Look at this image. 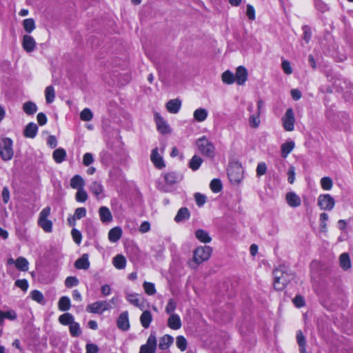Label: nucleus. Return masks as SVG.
<instances>
[{
    "label": "nucleus",
    "mask_w": 353,
    "mask_h": 353,
    "mask_svg": "<svg viewBox=\"0 0 353 353\" xmlns=\"http://www.w3.org/2000/svg\"><path fill=\"white\" fill-rule=\"evenodd\" d=\"M274 274V288L275 290H283L287 284L293 279V275L288 272L284 266H280L275 269Z\"/></svg>",
    "instance_id": "obj_1"
},
{
    "label": "nucleus",
    "mask_w": 353,
    "mask_h": 353,
    "mask_svg": "<svg viewBox=\"0 0 353 353\" xmlns=\"http://www.w3.org/2000/svg\"><path fill=\"white\" fill-rule=\"evenodd\" d=\"M212 252V248L208 245L199 246L193 252L192 262L190 263V266L194 268L197 265L208 261Z\"/></svg>",
    "instance_id": "obj_2"
},
{
    "label": "nucleus",
    "mask_w": 353,
    "mask_h": 353,
    "mask_svg": "<svg viewBox=\"0 0 353 353\" xmlns=\"http://www.w3.org/2000/svg\"><path fill=\"white\" fill-rule=\"evenodd\" d=\"M14 155L12 141L8 137L1 138L0 140V157L3 161H10Z\"/></svg>",
    "instance_id": "obj_3"
},
{
    "label": "nucleus",
    "mask_w": 353,
    "mask_h": 353,
    "mask_svg": "<svg viewBox=\"0 0 353 353\" xmlns=\"http://www.w3.org/2000/svg\"><path fill=\"white\" fill-rule=\"evenodd\" d=\"M196 146L199 152L205 156L213 158L214 156V145L205 137H202L199 138L196 142Z\"/></svg>",
    "instance_id": "obj_4"
},
{
    "label": "nucleus",
    "mask_w": 353,
    "mask_h": 353,
    "mask_svg": "<svg viewBox=\"0 0 353 353\" xmlns=\"http://www.w3.org/2000/svg\"><path fill=\"white\" fill-rule=\"evenodd\" d=\"M51 209L49 206L44 208L39 213L38 225L46 232H51L52 230V222L48 219Z\"/></svg>",
    "instance_id": "obj_5"
},
{
    "label": "nucleus",
    "mask_w": 353,
    "mask_h": 353,
    "mask_svg": "<svg viewBox=\"0 0 353 353\" xmlns=\"http://www.w3.org/2000/svg\"><path fill=\"white\" fill-rule=\"evenodd\" d=\"M317 204L322 210H332L335 205L334 199L329 194H320Z\"/></svg>",
    "instance_id": "obj_6"
},
{
    "label": "nucleus",
    "mask_w": 353,
    "mask_h": 353,
    "mask_svg": "<svg viewBox=\"0 0 353 353\" xmlns=\"http://www.w3.org/2000/svg\"><path fill=\"white\" fill-rule=\"evenodd\" d=\"M157 346V336L154 332L150 333L146 343L140 347L139 353H155Z\"/></svg>",
    "instance_id": "obj_7"
},
{
    "label": "nucleus",
    "mask_w": 353,
    "mask_h": 353,
    "mask_svg": "<svg viewBox=\"0 0 353 353\" xmlns=\"http://www.w3.org/2000/svg\"><path fill=\"white\" fill-rule=\"evenodd\" d=\"M295 118L293 110L288 108L282 117L283 127L285 130L291 132L294 129Z\"/></svg>",
    "instance_id": "obj_8"
},
{
    "label": "nucleus",
    "mask_w": 353,
    "mask_h": 353,
    "mask_svg": "<svg viewBox=\"0 0 353 353\" xmlns=\"http://www.w3.org/2000/svg\"><path fill=\"white\" fill-rule=\"evenodd\" d=\"M110 308V303L106 301H96L86 307L87 312L94 314H102Z\"/></svg>",
    "instance_id": "obj_9"
},
{
    "label": "nucleus",
    "mask_w": 353,
    "mask_h": 353,
    "mask_svg": "<svg viewBox=\"0 0 353 353\" xmlns=\"http://www.w3.org/2000/svg\"><path fill=\"white\" fill-rule=\"evenodd\" d=\"M150 160L154 165L158 169H162L165 166L163 159L159 153L158 148H155L152 150Z\"/></svg>",
    "instance_id": "obj_10"
},
{
    "label": "nucleus",
    "mask_w": 353,
    "mask_h": 353,
    "mask_svg": "<svg viewBox=\"0 0 353 353\" xmlns=\"http://www.w3.org/2000/svg\"><path fill=\"white\" fill-rule=\"evenodd\" d=\"M154 120L157 124V130L161 134H168L170 132V128L168 124L157 112L154 114Z\"/></svg>",
    "instance_id": "obj_11"
},
{
    "label": "nucleus",
    "mask_w": 353,
    "mask_h": 353,
    "mask_svg": "<svg viewBox=\"0 0 353 353\" xmlns=\"http://www.w3.org/2000/svg\"><path fill=\"white\" fill-rule=\"evenodd\" d=\"M248 70L243 66H239L234 74L236 82L238 85H243L248 79Z\"/></svg>",
    "instance_id": "obj_12"
},
{
    "label": "nucleus",
    "mask_w": 353,
    "mask_h": 353,
    "mask_svg": "<svg viewBox=\"0 0 353 353\" xmlns=\"http://www.w3.org/2000/svg\"><path fill=\"white\" fill-rule=\"evenodd\" d=\"M22 46L27 52H32L36 47V41L32 36L26 34L23 37Z\"/></svg>",
    "instance_id": "obj_13"
},
{
    "label": "nucleus",
    "mask_w": 353,
    "mask_h": 353,
    "mask_svg": "<svg viewBox=\"0 0 353 353\" xmlns=\"http://www.w3.org/2000/svg\"><path fill=\"white\" fill-rule=\"evenodd\" d=\"M117 327L123 330L127 331L130 328V322L128 318V312L127 311L123 312L120 314L117 319Z\"/></svg>",
    "instance_id": "obj_14"
},
{
    "label": "nucleus",
    "mask_w": 353,
    "mask_h": 353,
    "mask_svg": "<svg viewBox=\"0 0 353 353\" xmlns=\"http://www.w3.org/2000/svg\"><path fill=\"white\" fill-rule=\"evenodd\" d=\"M285 199L287 203L292 208H297L301 205V199L299 195L294 192H289L286 194Z\"/></svg>",
    "instance_id": "obj_15"
},
{
    "label": "nucleus",
    "mask_w": 353,
    "mask_h": 353,
    "mask_svg": "<svg viewBox=\"0 0 353 353\" xmlns=\"http://www.w3.org/2000/svg\"><path fill=\"white\" fill-rule=\"evenodd\" d=\"M90 190L97 198L101 199L104 197V188L101 182L97 181L92 182L90 185Z\"/></svg>",
    "instance_id": "obj_16"
},
{
    "label": "nucleus",
    "mask_w": 353,
    "mask_h": 353,
    "mask_svg": "<svg viewBox=\"0 0 353 353\" xmlns=\"http://www.w3.org/2000/svg\"><path fill=\"white\" fill-rule=\"evenodd\" d=\"M99 215L102 223H110L112 221V215L108 208L101 206L99 209Z\"/></svg>",
    "instance_id": "obj_17"
},
{
    "label": "nucleus",
    "mask_w": 353,
    "mask_h": 353,
    "mask_svg": "<svg viewBox=\"0 0 353 353\" xmlns=\"http://www.w3.org/2000/svg\"><path fill=\"white\" fill-rule=\"evenodd\" d=\"M181 107V101L178 99H171L166 103L167 110L172 114L179 112Z\"/></svg>",
    "instance_id": "obj_18"
},
{
    "label": "nucleus",
    "mask_w": 353,
    "mask_h": 353,
    "mask_svg": "<svg viewBox=\"0 0 353 353\" xmlns=\"http://www.w3.org/2000/svg\"><path fill=\"white\" fill-rule=\"evenodd\" d=\"M181 321L177 314H170L168 319V326L174 330H177L181 327Z\"/></svg>",
    "instance_id": "obj_19"
},
{
    "label": "nucleus",
    "mask_w": 353,
    "mask_h": 353,
    "mask_svg": "<svg viewBox=\"0 0 353 353\" xmlns=\"http://www.w3.org/2000/svg\"><path fill=\"white\" fill-rule=\"evenodd\" d=\"M74 266L79 270H88L90 268L88 254H83L81 258L78 259L75 261Z\"/></svg>",
    "instance_id": "obj_20"
},
{
    "label": "nucleus",
    "mask_w": 353,
    "mask_h": 353,
    "mask_svg": "<svg viewBox=\"0 0 353 353\" xmlns=\"http://www.w3.org/2000/svg\"><path fill=\"white\" fill-rule=\"evenodd\" d=\"M174 339L169 334H165L159 339V347L162 350L168 349L172 344Z\"/></svg>",
    "instance_id": "obj_21"
},
{
    "label": "nucleus",
    "mask_w": 353,
    "mask_h": 353,
    "mask_svg": "<svg viewBox=\"0 0 353 353\" xmlns=\"http://www.w3.org/2000/svg\"><path fill=\"white\" fill-rule=\"evenodd\" d=\"M208 116V112L206 109L199 108L193 112V117L197 122H203Z\"/></svg>",
    "instance_id": "obj_22"
},
{
    "label": "nucleus",
    "mask_w": 353,
    "mask_h": 353,
    "mask_svg": "<svg viewBox=\"0 0 353 353\" xmlns=\"http://www.w3.org/2000/svg\"><path fill=\"white\" fill-rule=\"evenodd\" d=\"M38 127L34 123H28L23 132V134L28 138H34L37 134Z\"/></svg>",
    "instance_id": "obj_23"
},
{
    "label": "nucleus",
    "mask_w": 353,
    "mask_h": 353,
    "mask_svg": "<svg viewBox=\"0 0 353 353\" xmlns=\"http://www.w3.org/2000/svg\"><path fill=\"white\" fill-rule=\"evenodd\" d=\"M122 235V230L119 227L112 228L108 232V239L112 243L118 241Z\"/></svg>",
    "instance_id": "obj_24"
},
{
    "label": "nucleus",
    "mask_w": 353,
    "mask_h": 353,
    "mask_svg": "<svg viewBox=\"0 0 353 353\" xmlns=\"http://www.w3.org/2000/svg\"><path fill=\"white\" fill-rule=\"evenodd\" d=\"M190 216V213L187 208H181L177 212L176 215L174 217V221L176 223L182 222L188 220Z\"/></svg>",
    "instance_id": "obj_25"
},
{
    "label": "nucleus",
    "mask_w": 353,
    "mask_h": 353,
    "mask_svg": "<svg viewBox=\"0 0 353 353\" xmlns=\"http://www.w3.org/2000/svg\"><path fill=\"white\" fill-rule=\"evenodd\" d=\"M339 264L340 267L344 270H349L351 268V260L347 253L344 252L339 256Z\"/></svg>",
    "instance_id": "obj_26"
},
{
    "label": "nucleus",
    "mask_w": 353,
    "mask_h": 353,
    "mask_svg": "<svg viewBox=\"0 0 353 353\" xmlns=\"http://www.w3.org/2000/svg\"><path fill=\"white\" fill-rule=\"evenodd\" d=\"M85 185V181L79 174L74 175L70 179V186L73 189L79 190L83 188Z\"/></svg>",
    "instance_id": "obj_27"
},
{
    "label": "nucleus",
    "mask_w": 353,
    "mask_h": 353,
    "mask_svg": "<svg viewBox=\"0 0 353 353\" xmlns=\"http://www.w3.org/2000/svg\"><path fill=\"white\" fill-rule=\"evenodd\" d=\"M196 238L201 243H208L212 241L208 232L204 230L199 229L195 232Z\"/></svg>",
    "instance_id": "obj_28"
},
{
    "label": "nucleus",
    "mask_w": 353,
    "mask_h": 353,
    "mask_svg": "<svg viewBox=\"0 0 353 353\" xmlns=\"http://www.w3.org/2000/svg\"><path fill=\"white\" fill-rule=\"evenodd\" d=\"M15 267L20 271L26 272L29 269V262L23 256H19L16 259Z\"/></svg>",
    "instance_id": "obj_29"
},
{
    "label": "nucleus",
    "mask_w": 353,
    "mask_h": 353,
    "mask_svg": "<svg viewBox=\"0 0 353 353\" xmlns=\"http://www.w3.org/2000/svg\"><path fill=\"white\" fill-rule=\"evenodd\" d=\"M152 314L148 310L144 311L142 313V314L141 315L140 321H141V325L144 328L149 327L150 323L152 322Z\"/></svg>",
    "instance_id": "obj_30"
},
{
    "label": "nucleus",
    "mask_w": 353,
    "mask_h": 353,
    "mask_svg": "<svg viewBox=\"0 0 353 353\" xmlns=\"http://www.w3.org/2000/svg\"><path fill=\"white\" fill-rule=\"evenodd\" d=\"M112 263L117 269L122 270L125 268L126 260L123 255L118 254L113 258Z\"/></svg>",
    "instance_id": "obj_31"
},
{
    "label": "nucleus",
    "mask_w": 353,
    "mask_h": 353,
    "mask_svg": "<svg viewBox=\"0 0 353 353\" xmlns=\"http://www.w3.org/2000/svg\"><path fill=\"white\" fill-rule=\"evenodd\" d=\"M71 303L69 297L61 296L58 302V308L61 311H68L70 309Z\"/></svg>",
    "instance_id": "obj_32"
},
{
    "label": "nucleus",
    "mask_w": 353,
    "mask_h": 353,
    "mask_svg": "<svg viewBox=\"0 0 353 353\" xmlns=\"http://www.w3.org/2000/svg\"><path fill=\"white\" fill-rule=\"evenodd\" d=\"M52 157L57 163H62L66 157V152L63 148H58L53 152Z\"/></svg>",
    "instance_id": "obj_33"
},
{
    "label": "nucleus",
    "mask_w": 353,
    "mask_h": 353,
    "mask_svg": "<svg viewBox=\"0 0 353 353\" xmlns=\"http://www.w3.org/2000/svg\"><path fill=\"white\" fill-rule=\"evenodd\" d=\"M30 296L33 301L41 305H44L46 303L43 294L37 290L31 291L30 293Z\"/></svg>",
    "instance_id": "obj_34"
},
{
    "label": "nucleus",
    "mask_w": 353,
    "mask_h": 353,
    "mask_svg": "<svg viewBox=\"0 0 353 353\" xmlns=\"http://www.w3.org/2000/svg\"><path fill=\"white\" fill-rule=\"evenodd\" d=\"M23 110L24 112L28 115L34 114L37 110V105L32 102V101H28L23 103Z\"/></svg>",
    "instance_id": "obj_35"
},
{
    "label": "nucleus",
    "mask_w": 353,
    "mask_h": 353,
    "mask_svg": "<svg viewBox=\"0 0 353 353\" xmlns=\"http://www.w3.org/2000/svg\"><path fill=\"white\" fill-rule=\"evenodd\" d=\"M261 114L255 112L252 114L249 117L248 122L249 125L252 128H257L260 125L261 120H260Z\"/></svg>",
    "instance_id": "obj_36"
},
{
    "label": "nucleus",
    "mask_w": 353,
    "mask_h": 353,
    "mask_svg": "<svg viewBox=\"0 0 353 353\" xmlns=\"http://www.w3.org/2000/svg\"><path fill=\"white\" fill-rule=\"evenodd\" d=\"M45 97L47 103L53 102L55 98V91L52 85H48L45 90Z\"/></svg>",
    "instance_id": "obj_37"
},
{
    "label": "nucleus",
    "mask_w": 353,
    "mask_h": 353,
    "mask_svg": "<svg viewBox=\"0 0 353 353\" xmlns=\"http://www.w3.org/2000/svg\"><path fill=\"white\" fill-rule=\"evenodd\" d=\"M127 300L134 306L143 310V305L141 303L140 299L138 297V294H129L126 296Z\"/></svg>",
    "instance_id": "obj_38"
},
{
    "label": "nucleus",
    "mask_w": 353,
    "mask_h": 353,
    "mask_svg": "<svg viewBox=\"0 0 353 353\" xmlns=\"http://www.w3.org/2000/svg\"><path fill=\"white\" fill-rule=\"evenodd\" d=\"M296 341L299 345L300 353H307L305 350V339L301 330L296 333Z\"/></svg>",
    "instance_id": "obj_39"
},
{
    "label": "nucleus",
    "mask_w": 353,
    "mask_h": 353,
    "mask_svg": "<svg viewBox=\"0 0 353 353\" xmlns=\"http://www.w3.org/2000/svg\"><path fill=\"white\" fill-rule=\"evenodd\" d=\"M294 143L293 141L285 142L281 145V152L283 157H286L294 149Z\"/></svg>",
    "instance_id": "obj_40"
},
{
    "label": "nucleus",
    "mask_w": 353,
    "mask_h": 353,
    "mask_svg": "<svg viewBox=\"0 0 353 353\" xmlns=\"http://www.w3.org/2000/svg\"><path fill=\"white\" fill-rule=\"evenodd\" d=\"M23 26L25 31L28 33L32 32L36 28L35 22L32 18L23 20Z\"/></svg>",
    "instance_id": "obj_41"
},
{
    "label": "nucleus",
    "mask_w": 353,
    "mask_h": 353,
    "mask_svg": "<svg viewBox=\"0 0 353 353\" xmlns=\"http://www.w3.org/2000/svg\"><path fill=\"white\" fill-rule=\"evenodd\" d=\"M203 160L199 156L194 155L192 157L189 163V167L194 171L197 170L201 166Z\"/></svg>",
    "instance_id": "obj_42"
},
{
    "label": "nucleus",
    "mask_w": 353,
    "mask_h": 353,
    "mask_svg": "<svg viewBox=\"0 0 353 353\" xmlns=\"http://www.w3.org/2000/svg\"><path fill=\"white\" fill-rule=\"evenodd\" d=\"M59 321L62 325H70L74 321V317L70 313H65L59 317Z\"/></svg>",
    "instance_id": "obj_43"
},
{
    "label": "nucleus",
    "mask_w": 353,
    "mask_h": 353,
    "mask_svg": "<svg viewBox=\"0 0 353 353\" xmlns=\"http://www.w3.org/2000/svg\"><path fill=\"white\" fill-rule=\"evenodd\" d=\"M221 79L226 84H232L236 81L234 74L229 70H227L222 74Z\"/></svg>",
    "instance_id": "obj_44"
},
{
    "label": "nucleus",
    "mask_w": 353,
    "mask_h": 353,
    "mask_svg": "<svg viewBox=\"0 0 353 353\" xmlns=\"http://www.w3.org/2000/svg\"><path fill=\"white\" fill-rule=\"evenodd\" d=\"M210 187L211 190L214 193H218L222 190V183L219 179H214L211 181Z\"/></svg>",
    "instance_id": "obj_45"
},
{
    "label": "nucleus",
    "mask_w": 353,
    "mask_h": 353,
    "mask_svg": "<svg viewBox=\"0 0 353 353\" xmlns=\"http://www.w3.org/2000/svg\"><path fill=\"white\" fill-rule=\"evenodd\" d=\"M176 345L182 352L185 351L188 346V341L183 336H178L176 338Z\"/></svg>",
    "instance_id": "obj_46"
},
{
    "label": "nucleus",
    "mask_w": 353,
    "mask_h": 353,
    "mask_svg": "<svg viewBox=\"0 0 353 353\" xmlns=\"http://www.w3.org/2000/svg\"><path fill=\"white\" fill-rule=\"evenodd\" d=\"M145 292L148 295H154L156 293L155 285L153 283L145 281L143 284Z\"/></svg>",
    "instance_id": "obj_47"
},
{
    "label": "nucleus",
    "mask_w": 353,
    "mask_h": 353,
    "mask_svg": "<svg viewBox=\"0 0 353 353\" xmlns=\"http://www.w3.org/2000/svg\"><path fill=\"white\" fill-rule=\"evenodd\" d=\"M176 301L172 299H170L168 301L166 306H165V311L169 315L174 314H175L174 311L176 310Z\"/></svg>",
    "instance_id": "obj_48"
},
{
    "label": "nucleus",
    "mask_w": 353,
    "mask_h": 353,
    "mask_svg": "<svg viewBox=\"0 0 353 353\" xmlns=\"http://www.w3.org/2000/svg\"><path fill=\"white\" fill-rule=\"evenodd\" d=\"M321 185L323 190H330L333 186L332 179L328 176L323 177L321 179Z\"/></svg>",
    "instance_id": "obj_49"
},
{
    "label": "nucleus",
    "mask_w": 353,
    "mask_h": 353,
    "mask_svg": "<svg viewBox=\"0 0 353 353\" xmlns=\"http://www.w3.org/2000/svg\"><path fill=\"white\" fill-rule=\"evenodd\" d=\"M80 118L82 121H90L93 118V114L90 109L84 108L80 113Z\"/></svg>",
    "instance_id": "obj_50"
},
{
    "label": "nucleus",
    "mask_w": 353,
    "mask_h": 353,
    "mask_svg": "<svg viewBox=\"0 0 353 353\" xmlns=\"http://www.w3.org/2000/svg\"><path fill=\"white\" fill-rule=\"evenodd\" d=\"M164 179L168 184L172 185L178 181L179 176L175 172H168L165 174Z\"/></svg>",
    "instance_id": "obj_51"
},
{
    "label": "nucleus",
    "mask_w": 353,
    "mask_h": 353,
    "mask_svg": "<svg viewBox=\"0 0 353 353\" xmlns=\"http://www.w3.org/2000/svg\"><path fill=\"white\" fill-rule=\"evenodd\" d=\"M75 199L78 202L83 203L88 199V194L83 188L77 190Z\"/></svg>",
    "instance_id": "obj_52"
},
{
    "label": "nucleus",
    "mask_w": 353,
    "mask_h": 353,
    "mask_svg": "<svg viewBox=\"0 0 353 353\" xmlns=\"http://www.w3.org/2000/svg\"><path fill=\"white\" fill-rule=\"evenodd\" d=\"M69 326L70 332L73 336H78L81 334L80 325L78 323L73 321Z\"/></svg>",
    "instance_id": "obj_53"
},
{
    "label": "nucleus",
    "mask_w": 353,
    "mask_h": 353,
    "mask_svg": "<svg viewBox=\"0 0 353 353\" xmlns=\"http://www.w3.org/2000/svg\"><path fill=\"white\" fill-rule=\"evenodd\" d=\"M79 283V281L76 276H68L65 281V286L69 288L77 286Z\"/></svg>",
    "instance_id": "obj_54"
},
{
    "label": "nucleus",
    "mask_w": 353,
    "mask_h": 353,
    "mask_svg": "<svg viewBox=\"0 0 353 353\" xmlns=\"http://www.w3.org/2000/svg\"><path fill=\"white\" fill-rule=\"evenodd\" d=\"M14 284L24 292H26L29 288V284L26 279H18L15 281Z\"/></svg>",
    "instance_id": "obj_55"
},
{
    "label": "nucleus",
    "mask_w": 353,
    "mask_h": 353,
    "mask_svg": "<svg viewBox=\"0 0 353 353\" xmlns=\"http://www.w3.org/2000/svg\"><path fill=\"white\" fill-rule=\"evenodd\" d=\"M281 68L286 74H291L292 73V68L291 67V64L290 61H288V60H283L282 61Z\"/></svg>",
    "instance_id": "obj_56"
},
{
    "label": "nucleus",
    "mask_w": 353,
    "mask_h": 353,
    "mask_svg": "<svg viewBox=\"0 0 353 353\" xmlns=\"http://www.w3.org/2000/svg\"><path fill=\"white\" fill-rule=\"evenodd\" d=\"M256 175L261 176L265 174L267 171V166L264 162H261L257 165L256 167Z\"/></svg>",
    "instance_id": "obj_57"
},
{
    "label": "nucleus",
    "mask_w": 353,
    "mask_h": 353,
    "mask_svg": "<svg viewBox=\"0 0 353 353\" xmlns=\"http://www.w3.org/2000/svg\"><path fill=\"white\" fill-rule=\"evenodd\" d=\"M71 234L72 236L74 241L77 244H80L81 242V238H82L80 231L74 228L72 230Z\"/></svg>",
    "instance_id": "obj_58"
},
{
    "label": "nucleus",
    "mask_w": 353,
    "mask_h": 353,
    "mask_svg": "<svg viewBox=\"0 0 353 353\" xmlns=\"http://www.w3.org/2000/svg\"><path fill=\"white\" fill-rule=\"evenodd\" d=\"M93 162H94V157L91 153L87 152L83 155V163L84 165L88 166L90 164H92Z\"/></svg>",
    "instance_id": "obj_59"
},
{
    "label": "nucleus",
    "mask_w": 353,
    "mask_h": 353,
    "mask_svg": "<svg viewBox=\"0 0 353 353\" xmlns=\"http://www.w3.org/2000/svg\"><path fill=\"white\" fill-rule=\"evenodd\" d=\"M303 39L305 40V41L306 43H309V41L311 39V37H312L311 30H310V28L307 26H305L303 27Z\"/></svg>",
    "instance_id": "obj_60"
},
{
    "label": "nucleus",
    "mask_w": 353,
    "mask_h": 353,
    "mask_svg": "<svg viewBox=\"0 0 353 353\" xmlns=\"http://www.w3.org/2000/svg\"><path fill=\"white\" fill-rule=\"evenodd\" d=\"M194 199L197 205L199 206H202L206 201L205 196L201 193H196L194 194Z\"/></svg>",
    "instance_id": "obj_61"
},
{
    "label": "nucleus",
    "mask_w": 353,
    "mask_h": 353,
    "mask_svg": "<svg viewBox=\"0 0 353 353\" xmlns=\"http://www.w3.org/2000/svg\"><path fill=\"white\" fill-rule=\"evenodd\" d=\"M86 215V209L85 208H78L75 210L74 216L77 219H80Z\"/></svg>",
    "instance_id": "obj_62"
},
{
    "label": "nucleus",
    "mask_w": 353,
    "mask_h": 353,
    "mask_svg": "<svg viewBox=\"0 0 353 353\" xmlns=\"http://www.w3.org/2000/svg\"><path fill=\"white\" fill-rule=\"evenodd\" d=\"M293 303L297 307H301L305 305V301L303 296L296 295L294 299Z\"/></svg>",
    "instance_id": "obj_63"
},
{
    "label": "nucleus",
    "mask_w": 353,
    "mask_h": 353,
    "mask_svg": "<svg viewBox=\"0 0 353 353\" xmlns=\"http://www.w3.org/2000/svg\"><path fill=\"white\" fill-rule=\"evenodd\" d=\"M85 353H98L99 348L97 345L93 343H88L85 347Z\"/></svg>",
    "instance_id": "obj_64"
}]
</instances>
